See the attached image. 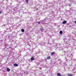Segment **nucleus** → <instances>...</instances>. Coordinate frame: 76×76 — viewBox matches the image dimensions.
<instances>
[{
  "mask_svg": "<svg viewBox=\"0 0 76 76\" xmlns=\"http://www.w3.org/2000/svg\"><path fill=\"white\" fill-rule=\"evenodd\" d=\"M43 22H44V24H43V25H45V26H47L48 25V21H45V20H43Z\"/></svg>",
  "mask_w": 76,
  "mask_h": 76,
  "instance_id": "1",
  "label": "nucleus"
},
{
  "mask_svg": "<svg viewBox=\"0 0 76 76\" xmlns=\"http://www.w3.org/2000/svg\"><path fill=\"white\" fill-rule=\"evenodd\" d=\"M47 60H50V59H51V57L49 56L47 57Z\"/></svg>",
  "mask_w": 76,
  "mask_h": 76,
  "instance_id": "2",
  "label": "nucleus"
},
{
  "mask_svg": "<svg viewBox=\"0 0 76 76\" xmlns=\"http://www.w3.org/2000/svg\"><path fill=\"white\" fill-rule=\"evenodd\" d=\"M14 66L15 67H18L19 65L17 64H14Z\"/></svg>",
  "mask_w": 76,
  "mask_h": 76,
  "instance_id": "3",
  "label": "nucleus"
},
{
  "mask_svg": "<svg viewBox=\"0 0 76 76\" xmlns=\"http://www.w3.org/2000/svg\"><path fill=\"white\" fill-rule=\"evenodd\" d=\"M29 0H25V2L27 4H28L29 3Z\"/></svg>",
  "mask_w": 76,
  "mask_h": 76,
  "instance_id": "4",
  "label": "nucleus"
},
{
  "mask_svg": "<svg viewBox=\"0 0 76 76\" xmlns=\"http://www.w3.org/2000/svg\"><path fill=\"white\" fill-rule=\"evenodd\" d=\"M66 23H67V21H66V20H64V22H63L62 23L63 24H65Z\"/></svg>",
  "mask_w": 76,
  "mask_h": 76,
  "instance_id": "5",
  "label": "nucleus"
},
{
  "mask_svg": "<svg viewBox=\"0 0 76 76\" xmlns=\"http://www.w3.org/2000/svg\"><path fill=\"white\" fill-rule=\"evenodd\" d=\"M57 76H61V74L60 73H58L57 74Z\"/></svg>",
  "mask_w": 76,
  "mask_h": 76,
  "instance_id": "6",
  "label": "nucleus"
},
{
  "mask_svg": "<svg viewBox=\"0 0 76 76\" xmlns=\"http://www.w3.org/2000/svg\"><path fill=\"white\" fill-rule=\"evenodd\" d=\"M7 72H10V69L9 68H7Z\"/></svg>",
  "mask_w": 76,
  "mask_h": 76,
  "instance_id": "7",
  "label": "nucleus"
},
{
  "mask_svg": "<svg viewBox=\"0 0 76 76\" xmlns=\"http://www.w3.org/2000/svg\"><path fill=\"white\" fill-rule=\"evenodd\" d=\"M55 54V52H53L51 53V55L53 56Z\"/></svg>",
  "mask_w": 76,
  "mask_h": 76,
  "instance_id": "8",
  "label": "nucleus"
},
{
  "mask_svg": "<svg viewBox=\"0 0 76 76\" xmlns=\"http://www.w3.org/2000/svg\"><path fill=\"white\" fill-rule=\"evenodd\" d=\"M68 76H73V75L71 74H68Z\"/></svg>",
  "mask_w": 76,
  "mask_h": 76,
  "instance_id": "9",
  "label": "nucleus"
},
{
  "mask_svg": "<svg viewBox=\"0 0 76 76\" xmlns=\"http://www.w3.org/2000/svg\"><path fill=\"white\" fill-rule=\"evenodd\" d=\"M31 61H32V60H34V57H31Z\"/></svg>",
  "mask_w": 76,
  "mask_h": 76,
  "instance_id": "10",
  "label": "nucleus"
},
{
  "mask_svg": "<svg viewBox=\"0 0 76 76\" xmlns=\"http://www.w3.org/2000/svg\"><path fill=\"white\" fill-rule=\"evenodd\" d=\"M59 33L60 34H61V35H62V34H63V31H60Z\"/></svg>",
  "mask_w": 76,
  "mask_h": 76,
  "instance_id": "11",
  "label": "nucleus"
},
{
  "mask_svg": "<svg viewBox=\"0 0 76 76\" xmlns=\"http://www.w3.org/2000/svg\"><path fill=\"white\" fill-rule=\"evenodd\" d=\"M39 29L40 31H41V32H42V31H43V30H42V28H40Z\"/></svg>",
  "mask_w": 76,
  "mask_h": 76,
  "instance_id": "12",
  "label": "nucleus"
},
{
  "mask_svg": "<svg viewBox=\"0 0 76 76\" xmlns=\"http://www.w3.org/2000/svg\"><path fill=\"white\" fill-rule=\"evenodd\" d=\"M21 31L22 32H23L25 31V30H24V29H21Z\"/></svg>",
  "mask_w": 76,
  "mask_h": 76,
  "instance_id": "13",
  "label": "nucleus"
},
{
  "mask_svg": "<svg viewBox=\"0 0 76 76\" xmlns=\"http://www.w3.org/2000/svg\"><path fill=\"white\" fill-rule=\"evenodd\" d=\"M7 31H10V29H7Z\"/></svg>",
  "mask_w": 76,
  "mask_h": 76,
  "instance_id": "14",
  "label": "nucleus"
},
{
  "mask_svg": "<svg viewBox=\"0 0 76 76\" xmlns=\"http://www.w3.org/2000/svg\"><path fill=\"white\" fill-rule=\"evenodd\" d=\"M37 23H38V24H40V22H39V21Z\"/></svg>",
  "mask_w": 76,
  "mask_h": 76,
  "instance_id": "15",
  "label": "nucleus"
},
{
  "mask_svg": "<svg viewBox=\"0 0 76 76\" xmlns=\"http://www.w3.org/2000/svg\"><path fill=\"white\" fill-rule=\"evenodd\" d=\"M47 58L45 59V61H47Z\"/></svg>",
  "mask_w": 76,
  "mask_h": 76,
  "instance_id": "16",
  "label": "nucleus"
},
{
  "mask_svg": "<svg viewBox=\"0 0 76 76\" xmlns=\"http://www.w3.org/2000/svg\"><path fill=\"white\" fill-rule=\"evenodd\" d=\"M1 14V11H0V14Z\"/></svg>",
  "mask_w": 76,
  "mask_h": 76,
  "instance_id": "17",
  "label": "nucleus"
},
{
  "mask_svg": "<svg viewBox=\"0 0 76 76\" xmlns=\"http://www.w3.org/2000/svg\"><path fill=\"white\" fill-rule=\"evenodd\" d=\"M7 50H9V49H7Z\"/></svg>",
  "mask_w": 76,
  "mask_h": 76,
  "instance_id": "18",
  "label": "nucleus"
},
{
  "mask_svg": "<svg viewBox=\"0 0 76 76\" xmlns=\"http://www.w3.org/2000/svg\"><path fill=\"white\" fill-rule=\"evenodd\" d=\"M1 41H2L1 40H0V42H1Z\"/></svg>",
  "mask_w": 76,
  "mask_h": 76,
  "instance_id": "19",
  "label": "nucleus"
},
{
  "mask_svg": "<svg viewBox=\"0 0 76 76\" xmlns=\"http://www.w3.org/2000/svg\"><path fill=\"white\" fill-rule=\"evenodd\" d=\"M12 41H13V40H12Z\"/></svg>",
  "mask_w": 76,
  "mask_h": 76,
  "instance_id": "20",
  "label": "nucleus"
},
{
  "mask_svg": "<svg viewBox=\"0 0 76 76\" xmlns=\"http://www.w3.org/2000/svg\"><path fill=\"white\" fill-rule=\"evenodd\" d=\"M12 41H13V40H12Z\"/></svg>",
  "mask_w": 76,
  "mask_h": 76,
  "instance_id": "21",
  "label": "nucleus"
}]
</instances>
